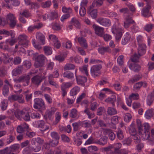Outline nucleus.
Segmentation results:
<instances>
[{
    "label": "nucleus",
    "instance_id": "obj_27",
    "mask_svg": "<svg viewBox=\"0 0 154 154\" xmlns=\"http://www.w3.org/2000/svg\"><path fill=\"white\" fill-rule=\"evenodd\" d=\"M108 138L106 136L101 137L99 140H97V144L102 146H104L107 143Z\"/></svg>",
    "mask_w": 154,
    "mask_h": 154
},
{
    "label": "nucleus",
    "instance_id": "obj_23",
    "mask_svg": "<svg viewBox=\"0 0 154 154\" xmlns=\"http://www.w3.org/2000/svg\"><path fill=\"white\" fill-rule=\"evenodd\" d=\"M129 67L131 70L135 72H138L140 70L141 68V66L135 63H131L129 65Z\"/></svg>",
    "mask_w": 154,
    "mask_h": 154
},
{
    "label": "nucleus",
    "instance_id": "obj_40",
    "mask_svg": "<svg viewBox=\"0 0 154 154\" xmlns=\"http://www.w3.org/2000/svg\"><path fill=\"white\" fill-rule=\"evenodd\" d=\"M14 114L16 117L18 119H21L22 114V110H21L17 109L14 112Z\"/></svg>",
    "mask_w": 154,
    "mask_h": 154
},
{
    "label": "nucleus",
    "instance_id": "obj_56",
    "mask_svg": "<svg viewBox=\"0 0 154 154\" xmlns=\"http://www.w3.org/2000/svg\"><path fill=\"white\" fill-rule=\"evenodd\" d=\"M49 19L50 20H52L57 18V14L55 11H52L49 14Z\"/></svg>",
    "mask_w": 154,
    "mask_h": 154
},
{
    "label": "nucleus",
    "instance_id": "obj_5",
    "mask_svg": "<svg viewBox=\"0 0 154 154\" xmlns=\"http://www.w3.org/2000/svg\"><path fill=\"white\" fill-rule=\"evenodd\" d=\"M19 45L26 47L28 45L29 41L27 39V36L24 34L20 35L18 38Z\"/></svg>",
    "mask_w": 154,
    "mask_h": 154
},
{
    "label": "nucleus",
    "instance_id": "obj_33",
    "mask_svg": "<svg viewBox=\"0 0 154 154\" xmlns=\"http://www.w3.org/2000/svg\"><path fill=\"white\" fill-rule=\"evenodd\" d=\"M113 148V146L110 145L107 147L103 148L102 149L103 151L106 152V154H113L114 152L112 150Z\"/></svg>",
    "mask_w": 154,
    "mask_h": 154
},
{
    "label": "nucleus",
    "instance_id": "obj_34",
    "mask_svg": "<svg viewBox=\"0 0 154 154\" xmlns=\"http://www.w3.org/2000/svg\"><path fill=\"white\" fill-rule=\"evenodd\" d=\"M72 125L73 127V131H76L79 130L81 126V122L79 121L77 122L73 123L72 124Z\"/></svg>",
    "mask_w": 154,
    "mask_h": 154
},
{
    "label": "nucleus",
    "instance_id": "obj_64",
    "mask_svg": "<svg viewBox=\"0 0 154 154\" xmlns=\"http://www.w3.org/2000/svg\"><path fill=\"white\" fill-rule=\"evenodd\" d=\"M143 85V82H139L134 84V90L136 91L139 89Z\"/></svg>",
    "mask_w": 154,
    "mask_h": 154
},
{
    "label": "nucleus",
    "instance_id": "obj_18",
    "mask_svg": "<svg viewBox=\"0 0 154 154\" xmlns=\"http://www.w3.org/2000/svg\"><path fill=\"white\" fill-rule=\"evenodd\" d=\"M146 46L144 44L139 45L138 48V54L139 56L144 55L146 52Z\"/></svg>",
    "mask_w": 154,
    "mask_h": 154
},
{
    "label": "nucleus",
    "instance_id": "obj_44",
    "mask_svg": "<svg viewBox=\"0 0 154 154\" xmlns=\"http://www.w3.org/2000/svg\"><path fill=\"white\" fill-rule=\"evenodd\" d=\"M0 48L4 50H8L9 49L8 43L6 42V40L4 42L0 43Z\"/></svg>",
    "mask_w": 154,
    "mask_h": 154
},
{
    "label": "nucleus",
    "instance_id": "obj_57",
    "mask_svg": "<svg viewBox=\"0 0 154 154\" xmlns=\"http://www.w3.org/2000/svg\"><path fill=\"white\" fill-rule=\"evenodd\" d=\"M44 50L45 54L47 55H50L52 53V49L50 47H44Z\"/></svg>",
    "mask_w": 154,
    "mask_h": 154
},
{
    "label": "nucleus",
    "instance_id": "obj_16",
    "mask_svg": "<svg viewBox=\"0 0 154 154\" xmlns=\"http://www.w3.org/2000/svg\"><path fill=\"white\" fill-rule=\"evenodd\" d=\"M76 39L80 45L84 48H87L88 47V45L86 39L82 37H79L77 38L76 36L75 38V40L76 41Z\"/></svg>",
    "mask_w": 154,
    "mask_h": 154
},
{
    "label": "nucleus",
    "instance_id": "obj_35",
    "mask_svg": "<svg viewBox=\"0 0 154 154\" xmlns=\"http://www.w3.org/2000/svg\"><path fill=\"white\" fill-rule=\"evenodd\" d=\"M107 114L110 116H112L117 114V111L116 109L112 107H108L107 110Z\"/></svg>",
    "mask_w": 154,
    "mask_h": 154
},
{
    "label": "nucleus",
    "instance_id": "obj_4",
    "mask_svg": "<svg viewBox=\"0 0 154 154\" xmlns=\"http://www.w3.org/2000/svg\"><path fill=\"white\" fill-rule=\"evenodd\" d=\"M102 68V65L100 64L93 65L91 69L92 76L95 78L100 75L101 73L100 70Z\"/></svg>",
    "mask_w": 154,
    "mask_h": 154
},
{
    "label": "nucleus",
    "instance_id": "obj_37",
    "mask_svg": "<svg viewBox=\"0 0 154 154\" xmlns=\"http://www.w3.org/2000/svg\"><path fill=\"white\" fill-rule=\"evenodd\" d=\"M58 141L55 140L54 142L53 140L51 139L50 140L48 143H47L45 144V146H46L45 147V148H48V147L49 146H51L52 147L55 146L58 144Z\"/></svg>",
    "mask_w": 154,
    "mask_h": 154
},
{
    "label": "nucleus",
    "instance_id": "obj_10",
    "mask_svg": "<svg viewBox=\"0 0 154 154\" xmlns=\"http://www.w3.org/2000/svg\"><path fill=\"white\" fill-rule=\"evenodd\" d=\"M30 77L29 75H26L20 77L17 80L19 82H23V85L24 86L28 85L29 83Z\"/></svg>",
    "mask_w": 154,
    "mask_h": 154
},
{
    "label": "nucleus",
    "instance_id": "obj_14",
    "mask_svg": "<svg viewBox=\"0 0 154 154\" xmlns=\"http://www.w3.org/2000/svg\"><path fill=\"white\" fill-rule=\"evenodd\" d=\"M49 39L52 41L54 43V46L57 48H59L61 45L60 42L58 40L56 36L54 35H50L49 36Z\"/></svg>",
    "mask_w": 154,
    "mask_h": 154
},
{
    "label": "nucleus",
    "instance_id": "obj_52",
    "mask_svg": "<svg viewBox=\"0 0 154 154\" xmlns=\"http://www.w3.org/2000/svg\"><path fill=\"white\" fill-rule=\"evenodd\" d=\"M97 140H95L93 137H89L87 140L85 142V145H87L92 143H97Z\"/></svg>",
    "mask_w": 154,
    "mask_h": 154
},
{
    "label": "nucleus",
    "instance_id": "obj_39",
    "mask_svg": "<svg viewBox=\"0 0 154 154\" xmlns=\"http://www.w3.org/2000/svg\"><path fill=\"white\" fill-rule=\"evenodd\" d=\"M130 27V30L133 33H136L139 31V28L135 23Z\"/></svg>",
    "mask_w": 154,
    "mask_h": 154
},
{
    "label": "nucleus",
    "instance_id": "obj_13",
    "mask_svg": "<svg viewBox=\"0 0 154 154\" xmlns=\"http://www.w3.org/2000/svg\"><path fill=\"white\" fill-rule=\"evenodd\" d=\"M138 122H140L139 120H137V123L138 124V129L139 133L142 134V131H143V129L142 128H144V131H149L150 129V126L149 123H144L143 125H141V124H138Z\"/></svg>",
    "mask_w": 154,
    "mask_h": 154
},
{
    "label": "nucleus",
    "instance_id": "obj_61",
    "mask_svg": "<svg viewBox=\"0 0 154 154\" xmlns=\"http://www.w3.org/2000/svg\"><path fill=\"white\" fill-rule=\"evenodd\" d=\"M139 98V95L137 93H132L129 96V98L131 100H137Z\"/></svg>",
    "mask_w": 154,
    "mask_h": 154
},
{
    "label": "nucleus",
    "instance_id": "obj_7",
    "mask_svg": "<svg viewBox=\"0 0 154 154\" xmlns=\"http://www.w3.org/2000/svg\"><path fill=\"white\" fill-rule=\"evenodd\" d=\"M115 19V21L116 22V23L114 24L111 28L112 32L114 34L117 33L119 31H122L123 30L122 28L121 27L119 26V19L116 18Z\"/></svg>",
    "mask_w": 154,
    "mask_h": 154
},
{
    "label": "nucleus",
    "instance_id": "obj_1",
    "mask_svg": "<svg viewBox=\"0 0 154 154\" xmlns=\"http://www.w3.org/2000/svg\"><path fill=\"white\" fill-rule=\"evenodd\" d=\"M33 107L34 109H38L40 111L44 110L45 109V103L44 101L40 98H36L34 100Z\"/></svg>",
    "mask_w": 154,
    "mask_h": 154
},
{
    "label": "nucleus",
    "instance_id": "obj_46",
    "mask_svg": "<svg viewBox=\"0 0 154 154\" xmlns=\"http://www.w3.org/2000/svg\"><path fill=\"white\" fill-rule=\"evenodd\" d=\"M141 138L144 140H147L149 139L150 137L149 131H143V133L142 132Z\"/></svg>",
    "mask_w": 154,
    "mask_h": 154
},
{
    "label": "nucleus",
    "instance_id": "obj_63",
    "mask_svg": "<svg viewBox=\"0 0 154 154\" xmlns=\"http://www.w3.org/2000/svg\"><path fill=\"white\" fill-rule=\"evenodd\" d=\"M124 117V121L127 122H129L132 118L131 115L128 113H125Z\"/></svg>",
    "mask_w": 154,
    "mask_h": 154
},
{
    "label": "nucleus",
    "instance_id": "obj_28",
    "mask_svg": "<svg viewBox=\"0 0 154 154\" xmlns=\"http://www.w3.org/2000/svg\"><path fill=\"white\" fill-rule=\"evenodd\" d=\"M131 38V35L129 32H126L124 36V37L122 39V43L123 45H125L130 41Z\"/></svg>",
    "mask_w": 154,
    "mask_h": 154
},
{
    "label": "nucleus",
    "instance_id": "obj_36",
    "mask_svg": "<svg viewBox=\"0 0 154 154\" xmlns=\"http://www.w3.org/2000/svg\"><path fill=\"white\" fill-rule=\"evenodd\" d=\"M63 76L64 78H66L69 79H72L74 77L73 73L69 71H66L64 72L63 74Z\"/></svg>",
    "mask_w": 154,
    "mask_h": 154
},
{
    "label": "nucleus",
    "instance_id": "obj_26",
    "mask_svg": "<svg viewBox=\"0 0 154 154\" xmlns=\"http://www.w3.org/2000/svg\"><path fill=\"white\" fill-rule=\"evenodd\" d=\"M145 115V117L147 119H149L152 117H153L154 119V110L152 109L147 110L146 112Z\"/></svg>",
    "mask_w": 154,
    "mask_h": 154
},
{
    "label": "nucleus",
    "instance_id": "obj_25",
    "mask_svg": "<svg viewBox=\"0 0 154 154\" xmlns=\"http://www.w3.org/2000/svg\"><path fill=\"white\" fill-rule=\"evenodd\" d=\"M151 8V6L149 4L143 8L142 10V14L144 17L147 16L149 14V11Z\"/></svg>",
    "mask_w": 154,
    "mask_h": 154
},
{
    "label": "nucleus",
    "instance_id": "obj_11",
    "mask_svg": "<svg viewBox=\"0 0 154 154\" xmlns=\"http://www.w3.org/2000/svg\"><path fill=\"white\" fill-rule=\"evenodd\" d=\"M72 85V83L70 82H64L62 84L61 86V88L62 92V95L63 97H64L67 94V91L66 89L71 87Z\"/></svg>",
    "mask_w": 154,
    "mask_h": 154
},
{
    "label": "nucleus",
    "instance_id": "obj_58",
    "mask_svg": "<svg viewBox=\"0 0 154 154\" xmlns=\"http://www.w3.org/2000/svg\"><path fill=\"white\" fill-rule=\"evenodd\" d=\"M20 14L23 15L26 18H28L31 16V14L27 10H24L22 12H20Z\"/></svg>",
    "mask_w": 154,
    "mask_h": 154
},
{
    "label": "nucleus",
    "instance_id": "obj_50",
    "mask_svg": "<svg viewBox=\"0 0 154 154\" xmlns=\"http://www.w3.org/2000/svg\"><path fill=\"white\" fill-rule=\"evenodd\" d=\"M141 78V76L139 75H135L133 78L130 79L128 82V83L132 84L134 82L139 80Z\"/></svg>",
    "mask_w": 154,
    "mask_h": 154
},
{
    "label": "nucleus",
    "instance_id": "obj_19",
    "mask_svg": "<svg viewBox=\"0 0 154 154\" xmlns=\"http://www.w3.org/2000/svg\"><path fill=\"white\" fill-rule=\"evenodd\" d=\"M31 144L32 145H35L36 144V143H37L38 145L39 146L42 145L44 142V140L39 137H35L32 138L31 140Z\"/></svg>",
    "mask_w": 154,
    "mask_h": 154
},
{
    "label": "nucleus",
    "instance_id": "obj_41",
    "mask_svg": "<svg viewBox=\"0 0 154 154\" xmlns=\"http://www.w3.org/2000/svg\"><path fill=\"white\" fill-rule=\"evenodd\" d=\"M7 70L6 68L2 66L0 67V77H4L7 75Z\"/></svg>",
    "mask_w": 154,
    "mask_h": 154
},
{
    "label": "nucleus",
    "instance_id": "obj_6",
    "mask_svg": "<svg viewBox=\"0 0 154 154\" xmlns=\"http://www.w3.org/2000/svg\"><path fill=\"white\" fill-rule=\"evenodd\" d=\"M92 27L94 29L95 33L98 36L102 37L104 33V29L103 27L94 24Z\"/></svg>",
    "mask_w": 154,
    "mask_h": 154
},
{
    "label": "nucleus",
    "instance_id": "obj_54",
    "mask_svg": "<svg viewBox=\"0 0 154 154\" xmlns=\"http://www.w3.org/2000/svg\"><path fill=\"white\" fill-rule=\"evenodd\" d=\"M129 132L132 136L136 135V131L134 128V125L133 124H132L130 126L129 129Z\"/></svg>",
    "mask_w": 154,
    "mask_h": 154
},
{
    "label": "nucleus",
    "instance_id": "obj_47",
    "mask_svg": "<svg viewBox=\"0 0 154 154\" xmlns=\"http://www.w3.org/2000/svg\"><path fill=\"white\" fill-rule=\"evenodd\" d=\"M55 121L53 123L54 125H57L60 121L61 119V113L59 112H56L55 115Z\"/></svg>",
    "mask_w": 154,
    "mask_h": 154
},
{
    "label": "nucleus",
    "instance_id": "obj_12",
    "mask_svg": "<svg viewBox=\"0 0 154 154\" xmlns=\"http://www.w3.org/2000/svg\"><path fill=\"white\" fill-rule=\"evenodd\" d=\"M31 83L36 86H38L42 81V77L36 75L33 77L31 79Z\"/></svg>",
    "mask_w": 154,
    "mask_h": 154
},
{
    "label": "nucleus",
    "instance_id": "obj_20",
    "mask_svg": "<svg viewBox=\"0 0 154 154\" xmlns=\"http://www.w3.org/2000/svg\"><path fill=\"white\" fill-rule=\"evenodd\" d=\"M13 130H11L9 132V135L6 139V143L7 144H10L15 140V135L13 134Z\"/></svg>",
    "mask_w": 154,
    "mask_h": 154
},
{
    "label": "nucleus",
    "instance_id": "obj_30",
    "mask_svg": "<svg viewBox=\"0 0 154 154\" xmlns=\"http://www.w3.org/2000/svg\"><path fill=\"white\" fill-rule=\"evenodd\" d=\"M93 7L90 6L88 13L93 19L96 18L97 16V11L96 9H93Z\"/></svg>",
    "mask_w": 154,
    "mask_h": 154
},
{
    "label": "nucleus",
    "instance_id": "obj_22",
    "mask_svg": "<svg viewBox=\"0 0 154 154\" xmlns=\"http://www.w3.org/2000/svg\"><path fill=\"white\" fill-rule=\"evenodd\" d=\"M22 118L25 121H28L30 120V116L29 111L26 109H22Z\"/></svg>",
    "mask_w": 154,
    "mask_h": 154
},
{
    "label": "nucleus",
    "instance_id": "obj_2",
    "mask_svg": "<svg viewBox=\"0 0 154 154\" xmlns=\"http://www.w3.org/2000/svg\"><path fill=\"white\" fill-rule=\"evenodd\" d=\"M46 58L43 54H40L38 56L34 63V66L36 68L42 67L45 64V61Z\"/></svg>",
    "mask_w": 154,
    "mask_h": 154
},
{
    "label": "nucleus",
    "instance_id": "obj_15",
    "mask_svg": "<svg viewBox=\"0 0 154 154\" xmlns=\"http://www.w3.org/2000/svg\"><path fill=\"white\" fill-rule=\"evenodd\" d=\"M76 80L78 84L82 86H84L85 83L87 82V79L85 76L79 75L76 77Z\"/></svg>",
    "mask_w": 154,
    "mask_h": 154
},
{
    "label": "nucleus",
    "instance_id": "obj_3",
    "mask_svg": "<svg viewBox=\"0 0 154 154\" xmlns=\"http://www.w3.org/2000/svg\"><path fill=\"white\" fill-rule=\"evenodd\" d=\"M7 23H9L10 27L12 29L14 28L17 23V20L15 15L11 13L9 14L7 16Z\"/></svg>",
    "mask_w": 154,
    "mask_h": 154
},
{
    "label": "nucleus",
    "instance_id": "obj_60",
    "mask_svg": "<svg viewBox=\"0 0 154 154\" xmlns=\"http://www.w3.org/2000/svg\"><path fill=\"white\" fill-rule=\"evenodd\" d=\"M16 101H17L18 103H24V100L22 94L17 95Z\"/></svg>",
    "mask_w": 154,
    "mask_h": 154
},
{
    "label": "nucleus",
    "instance_id": "obj_24",
    "mask_svg": "<svg viewBox=\"0 0 154 154\" xmlns=\"http://www.w3.org/2000/svg\"><path fill=\"white\" fill-rule=\"evenodd\" d=\"M98 50L99 53L101 54H104L106 52L110 53L111 51L109 46L99 48Z\"/></svg>",
    "mask_w": 154,
    "mask_h": 154
},
{
    "label": "nucleus",
    "instance_id": "obj_62",
    "mask_svg": "<svg viewBox=\"0 0 154 154\" xmlns=\"http://www.w3.org/2000/svg\"><path fill=\"white\" fill-rule=\"evenodd\" d=\"M54 64L53 62L50 61L48 62L46 64L47 70H53L54 66Z\"/></svg>",
    "mask_w": 154,
    "mask_h": 154
},
{
    "label": "nucleus",
    "instance_id": "obj_55",
    "mask_svg": "<svg viewBox=\"0 0 154 154\" xmlns=\"http://www.w3.org/2000/svg\"><path fill=\"white\" fill-rule=\"evenodd\" d=\"M51 135L52 137L56 141H58L60 138L59 135L56 132H52L51 133Z\"/></svg>",
    "mask_w": 154,
    "mask_h": 154
},
{
    "label": "nucleus",
    "instance_id": "obj_51",
    "mask_svg": "<svg viewBox=\"0 0 154 154\" xmlns=\"http://www.w3.org/2000/svg\"><path fill=\"white\" fill-rule=\"evenodd\" d=\"M69 116L70 117L73 118H75L77 117L78 114L77 110L75 109H71L69 113Z\"/></svg>",
    "mask_w": 154,
    "mask_h": 154
},
{
    "label": "nucleus",
    "instance_id": "obj_45",
    "mask_svg": "<svg viewBox=\"0 0 154 154\" xmlns=\"http://www.w3.org/2000/svg\"><path fill=\"white\" fill-rule=\"evenodd\" d=\"M116 101V97L114 96H112L111 97H108L105 100V102L111 103L113 106L115 105L114 103Z\"/></svg>",
    "mask_w": 154,
    "mask_h": 154
},
{
    "label": "nucleus",
    "instance_id": "obj_29",
    "mask_svg": "<svg viewBox=\"0 0 154 154\" xmlns=\"http://www.w3.org/2000/svg\"><path fill=\"white\" fill-rule=\"evenodd\" d=\"M105 131L107 134L108 135L109 138L111 140H113L115 139L116 135L112 130L106 129L105 130Z\"/></svg>",
    "mask_w": 154,
    "mask_h": 154
},
{
    "label": "nucleus",
    "instance_id": "obj_31",
    "mask_svg": "<svg viewBox=\"0 0 154 154\" xmlns=\"http://www.w3.org/2000/svg\"><path fill=\"white\" fill-rule=\"evenodd\" d=\"M36 37L37 39L39 40L42 44H45V36L41 33L40 32H37L36 34Z\"/></svg>",
    "mask_w": 154,
    "mask_h": 154
},
{
    "label": "nucleus",
    "instance_id": "obj_32",
    "mask_svg": "<svg viewBox=\"0 0 154 154\" xmlns=\"http://www.w3.org/2000/svg\"><path fill=\"white\" fill-rule=\"evenodd\" d=\"M23 68L22 66H18L17 68L14 69L12 71V74L13 76H16L20 74L22 72Z\"/></svg>",
    "mask_w": 154,
    "mask_h": 154
},
{
    "label": "nucleus",
    "instance_id": "obj_42",
    "mask_svg": "<svg viewBox=\"0 0 154 154\" xmlns=\"http://www.w3.org/2000/svg\"><path fill=\"white\" fill-rule=\"evenodd\" d=\"M75 66L73 64L68 63L64 66V69L65 70H72L75 69Z\"/></svg>",
    "mask_w": 154,
    "mask_h": 154
},
{
    "label": "nucleus",
    "instance_id": "obj_17",
    "mask_svg": "<svg viewBox=\"0 0 154 154\" xmlns=\"http://www.w3.org/2000/svg\"><path fill=\"white\" fill-rule=\"evenodd\" d=\"M36 123L38 127L42 128V130L43 131L48 130L49 129V126L45 125L44 121L43 120L38 121Z\"/></svg>",
    "mask_w": 154,
    "mask_h": 154
},
{
    "label": "nucleus",
    "instance_id": "obj_38",
    "mask_svg": "<svg viewBox=\"0 0 154 154\" xmlns=\"http://www.w3.org/2000/svg\"><path fill=\"white\" fill-rule=\"evenodd\" d=\"M70 23L73 24L75 27L78 28H79L80 26V23L79 20L75 17L73 18L71 21Z\"/></svg>",
    "mask_w": 154,
    "mask_h": 154
},
{
    "label": "nucleus",
    "instance_id": "obj_49",
    "mask_svg": "<svg viewBox=\"0 0 154 154\" xmlns=\"http://www.w3.org/2000/svg\"><path fill=\"white\" fill-rule=\"evenodd\" d=\"M59 76V70L58 69H55L54 71L53 72V74H50L48 77L49 78H57Z\"/></svg>",
    "mask_w": 154,
    "mask_h": 154
},
{
    "label": "nucleus",
    "instance_id": "obj_8",
    "mask_svg": "<svg viewBox=\"0 0 154 154\" xmlns=\"http://www.w3.org/2000/svg\"><path fill=\"white\" fill-rule=\"evenodd\" d=\"M41 147L39 146H36L35 147L28 146L25 148L23 151V154H30L32 151L38 152L40 151Z\"/></svg>",
    "mask_w": 154,
    "mask_h": 154
},
{
    "label": "nucleus",
    "instance_id": "obj_48",
    "mask_svg": "<svg viewBox=\"0 0 154 154\" xmlns=\"http://www.w3.org/2000/svg\"><path fill=\"white\" fill-rule=\"evenodd\" d=\"M62 10L63 13L69 14L70 16L72 12V9L69 7L67 8L65 6H63L62 8Z\"/></svg>",
    "mask_w": 154,
    "mask_h": 154
},
{
    "label": "nucleus",
    "instance_id": "obj_9",
    "mask_svg": "<svg viewBox=\"0 0 154 154\" xmlns=\"http://www.w3.org/2000/svg\"><path fill=\"white\" fill-rule=\"evenodd\" d=\"M97 22L103 26L108 27L111 25V22L110 20L105 18L99 17L97 19Z\"/></svg>",
    "mask_w": 154,
    "mask_h": 154
},
{
    "label": "nucleus",
    "instance_id": "obj_53",
    "mask_svg": "<svg viewBox=\"0 0 154 154\" xmlns=\"http://www.w3.org/2000/svg\"><path fill=\"white\" fill-rule=\"evenodd\" d=\"M153 27L154 24L151 23L147 24L144 26V29L147 32H149L152 31Z\"/></svg>",
    "mask_w": 154,
    "mask_h": 154
},
{
    "label": "nucleus",
    "instance_id": "obj_59",
    "mask_svg": "<svg viewBox=\"0 0 154 154\" xmlns=\"http://www.w3.org/2000/svg\"><path fill=\"white\" fill-rule=\"evenodd\" d=\"M84 112L88 116V118L89 119H91L93 118L94 116V113L91 112L89 111V109L86 108L84 110Z\"/></svg>",
    "mask_w": 154,
    "mask_h": 154
},
{
    "label": "nucleus",
    "instance_id": "obj_43",
    "mask_svg": "<svg viewBox=\"0 0 154 154\" xmlns=\"http://www.w3.org/2000/svg\"><path fill=\"white\" fill-rule=\"evenodd\" d=\"M80 88L79 87L76 86L72 88L70 91V95L71 96L76 95L79 91Z\"/></svg>",
    "mask_w": 154,
    "mask_h": 154
},
{
    "label": "nucleus",
    "instance_id": "obj_21",
    "mask_svg": "<svg viewBox=\"0 0 154 154\" xmlns=\"http://www.w3.org/2000/svg\"><path fill=\"white\" fill-rule=\"evenodd\" d=\"M135 23V21L133 20L131 17L128 16L126 18V20L124 22V27L127 29L129 27L131 24Z\"/></svg>",
    "mask_w": 154,
    "mask_h": 154
}]
</instances>
